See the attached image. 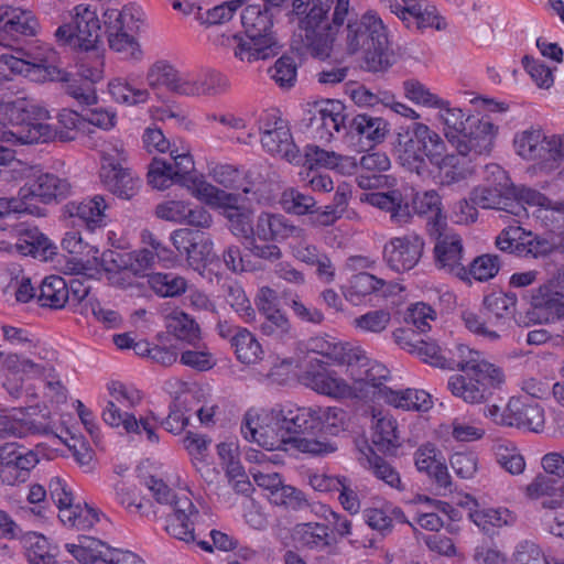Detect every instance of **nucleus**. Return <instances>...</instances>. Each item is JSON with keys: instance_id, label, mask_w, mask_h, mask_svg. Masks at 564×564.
Returning a JSON list of instances; mask_svg holds the SVG:
<instances>
[{"instance_id": "13d9d810", "label": "nucleus", "mask_w": 564, "mask_h": 564, "mask_svg": "<svg viewBox=\"0 0 564 564\" xmlns=\"http://www.w3.org/2000/svg\"><path fill=\"white\" fill-rule=\"evenodd\" d=\"M259 328L262 335L275 340H283L291 337V323L281 310L275 314H268L260 317Z\"/></svg>"}, {"instance_id": "a878e982", "label": "nucleus", "mask_w": 564, "mask_h": 564, "mask_svg": "<svg viewBox=\"0 0 564 564\" xmlns=\"http://www.w3.org/2000/svg\"><path fill=\"white\" fill-rule=\"evenodd\" d=\"M365 200L371 206L389 213L390 220L395 225L402 226L412 219L411 194L402 189L369 193L365 195Z\"/></svg>"}, {"instance_id": "9d476101", "label": "nucleus", "mask_w": 564, "mask_h": 564, "mask_svg": "<svg viewBox=\"0 0 564 564\" xmlns=\"http://www.w3.org/2000/svg\"><path fill=\"white\" fill-rule=\"evenodd\" d=\"M68 17L69 21L55 31L57 43L75 50H97L101 42V25L96 10L87 4H78L69 11Z\"/></svg>"}, {"instance_id": "774afa93", "label": "nucleus", "mask_w": 564, "mask_h": 564, "mask_svg": "<svg viewBox=\"0 0 564 564\" xmlns=\"http://www.w3.org/2000/svg\"><path fill=\"white\" fill-rule=\"evenodd\" d=\"M368 451L367 460L375 476L392 488L401 489L402 482L399 473L382 457L378 456L371 447Z\"/></svg>"}, {"instance_id": "a19ab883", "label": "nucleus", "mask_w": 564, "mask_h": 564, "mask_svg": "<svg viewBox=\"0 0 564 564\" xmlns=\"http://www.w3.org/2000/svg\"><path fill=\"white\" fill-rule=\"evenodd\" d=\"M186 88L185 96L189 97L218 96L228 90L229 80L215 69H206L197 77L188 74Z\"/></svg>"}, {"instance_id": "49530a36", "label": "nucleus", "mask_w": 564, "mask_h": 564, "mask_svg": "<svg viewBox=\"0 0 564 564\" xmlns=\"http://www.w3.org/2000/svg\"><path fill=\"white\" fill-rule=\"evenodd\" d=\"M468 517L488 535H495L498 529L512 525L516 522V516L507 508L470 509Z\"/></svg>"}, {"instance_id": "0eeeda50", "label": "nucleus", "mask_w": 564, "mask_h": 564, "mask_svg": "<svg viewBox=\"0 0 564 564\" xmlns=\"http://www.w3.org/2000/svg\"><path fill=\"white\" fill-rule=\"evenodd\" d=\"M18 122L10 131H4L2 137L6 142H19L21 144H33L48 142L56 138L61 141L74 140L69 132H57V128L50 124V111L34 102L14 101L12 118Z\"/></svg>"}, {"instance_id": "c85d7f7f", "label": "nucleus", "mask_w": 564, "mask_h": 564, "mask_svg": "<svg viewBox=\"0 0 564 564\" xmlns=\"http://www.w3.org/2000/svg\"><path fill=\"white\" fill-rule=\"evenodd\" d=\"M263 149L274 155H280L288 162H297L300 151L294 144L290 129L281 118L274 119L273 130L267 129L261 135Z\"/></svg>"}, {"instance_id": "ddd939ff", "label": "nucleus", "mask_w": 564, "mask_h": 564, "mask_svg": "<svg viewBox=\"0 0 564 564\" xmlns=\"http://www.w3.org/2000/svg\"><path fill=\"white\" fill-rule=\"evenodd\" d=\"M349 120L345 105L335 99L315 102L306 110L303 118V122L311 129L314 137L325 142H329L335 132L344 130L347 133Z\"/></svg>"}, {"instance_id": "bb28decb", "label": "nucleus", "mask_w": 564, "mask_h": 564, "mask_svg": "<svg viewBox=\"0 0 564 564\" xmlns=\"http://www.w3.org/2000/svg\"><path fill=\"white\" fill-rule=\"evenodd\" d=\"M436 242L434 246L435 264L438 269L462 276L466 273L463 264V241L457 234L434 232Z\"/></svg>"}, {"instance_id": "e433bc0d", "label": "nucleus", "mask_w": 564, "mask_h": 564, "mask_svg": "<svg viewBox=\"0 0 564 564\" xmlns=\"http://www.w3.org/2000/svg\"><path fill=\"white\" fill-rule=\"evenodd\" d=\"M15 248L24 256H32L42 261L52 260L56 254V247L36 227L21 230Z\"/></svg>"}, {"instance_id": "680f3d73", "label": "nucleus", "mask_w": 564, "mask_h": 564, "mask_svg": "<svg viewBox=\"0 0 564 564\" xmlns=\"http://www.w3.org/2000/svg\"><path fill=\"white\" fill-rule=\"evenodd\" d=\"M108 86L110 95L116 101L121 104L138 105L145 102L149 98L147 89L133 88L120 78L111 80Z\"/></svg>"}, {"instance_id": "39448f33", "label": "nucleus", "mask_w": 564, "mask_h": 564, "mask_svg": "<svg viewBox=\"0 0 564 564\" xmlns=\"http://www.w3.org/2000/svg\"><path fill=\"white\" fill-rule=\"evenodd\" d=\"M394 151L406 171L425 176L430 174L429 163L437 162L441 154L446 152V144L429 126L413 122L398 132Z\"/></svg>"}, {"instance_id": "e2e57ef3", "label": "nucleus", "mask_w": 564, "mask_h": 564, "mask_svg": "<svg viewBox=\"0 0 564 564\" xmlns=\"http://www.w3.org/2000/svg\"><path fill=\"white\" fill-rule=\"evenodd\" d=\"M102 420L112 427L122 426L128 433H139V423L133 414L123 412L115 401H108L102 412Z\"/></svg>"}, {"instance_id": "4468645a", "label": "nucleus", "mask_w": 564, "mask_h": 564, "mask_svg": "<svg viewBox=\"0 0 564 564\" xmlns=\"http://www.w3.org/2000/svg\"><path fill=\"white\" fill-rule=\"evenodd\" d=\"M443 361H445L444 369L473 372L474 376L488 379L490 386L495 388H499L505 381L501 368L485 360L481 352L463 344H456L453 349H445Z\"/></svg>"}, {"instance_id": "4c0bfd02", "label": "nucleus", "mask_w": 564, "mask_h": 564, "mask_svg": "<svg viewBox=\"0 0 564 564\" xmlns=\"http://www.w3.org/2000/svg\"><path fill=\"white\" fill-rule=\"evenodd\" d=\"M282 423L290 436H301V434L321 430V419L318 409L310 408H282Z\"/></svg>"}, {"instance_id": "2f4dec72", "label": "nucleus", "mask_w": 564, "mask_h": 564, "mask_svg": "<svg viewBox=\"0 0 564 564\" xmlns=\"http://www.w3.org/2000/svg\"><path fill=\"white\" fill-rule=\"evenodd\" d=\"M15 53L17 55L2 54L0 56L1 63L13 74L29 76L32 73H40L44 79L56 77L58 74V68L52 65L47 57L33 56L23 50H17Z\"/></svg>"}, {"instance_id": "a18cd8bd", "label": "nucleus", "mask_w": 564, "mask_h": 564, "mask_svg": "<svg viewBox=\"0 0 564 564\" xmlns=\"http://www.w3.org/2000/svg\"><path fill=\"white\" fill-rule=\"evenodd\" d=\"M388 132V123L380 117L359 113L350 118L347 134L365 138L371 143H380Z\"/></svg>"}, {"instance_id": "a211bd4d", "label": "nucleus", "mask_w": 564, "mask_h": 564, "mask_svg": "<svg viewBox=\"0 0 564 564\" xmlns=\"http://www.w3.org/2000/svg\"><path fill=\"white\" fill-rule=\"evenodd\" d=\"M171 241L181 256H186L194 270H200L215 258L213 242L199 230L181 228L171 234Z\"/></svg>"}, {"instance_id": "473e14b6", "label": "nucleus", "mask_w": 564, "mask_h": 564, "mask_svg": "<svg viewBox=\"0 0 564 564\" xmlns=\"http://www.w3.org/2000/svg\"><path fill=\"white\" fill-rule=\"evenodd\" d=\"M447 388L452 394L469 404L485 402L491 395V387L488 379L474 376L466 378L463 375H455L448 379Z\"/></svg>"}, {"instance_id": "0e129e2a", "label": "nucleus", "mask_w": 564, "mask_h": 564, "mask_svg": "<svg viewBox=\"0 0 564 564\" xmlns=\"http://www.w3.org/2000/svg\"><path fill=\"white\" fill-rule=\"evenodd\" d=\"M284 304L291 308L294 316L303 323L318 325L324 321V314L315 306L306 305L297 294L283 293Z\"/></svg>"}, {"instance_id": "f3484780", "label": "nucleus", "mask_w": 564, "mask_h": 564, "mask_svg": "<svg viewBox=\"0 0 564 564\" xmlns=\"http://www.w3.org/2000/svg\"><path fill=\"white\" fill-rule=\"evenodd\" d=\"M423 237L410 232L391 238L383 247V260L389 269L401 273L412 270L424 252Z\"/></svg>"}, {"instance_id": "6e6552de", "label": "nucleus", "mask_w": 564, "mask_h": 564, "mask_svg": "<svg viewBox=\"0 0 564 564\" xmlns=\"http://www.w3.org/2000/svg\"><path fill=\"white\" fill-rule=\"evenodd\" d=\"M516 305L514 293L492 292L484 297L479 313L464 311L462 319L471 333L495 341L506 329L507 322L513 317Z\"/></svg>"}, {"instance_id": "b1692460", "label": "nucleus", "mask_w": 564, "mask_h": 564, "mask_svg": "<svg viewBox=\"0 0 564 564\" xmlns=\"http://www.w3.org/2000/svg\"><path fill=\"white\" fill-rule=\"evenodd\" d=\"M327 364L323 359L311 358L301 376L303 383L328 397H346L349 393V386L343 379L332 376L325 367Z\"/></svg>"}, {"instance_id": "c756f323", "label": "nucleus", "mask_w": 564, "mask_h": 564, "mask_svg": "<svg viewBox=\"0 0 564 564\" xmlns=\"http://www.w3.org/2000/svg\"><path fill=\"white\" fill-rule=\"evenodd\" d=\"M507 410L509 411L508 426L523 427L535 433L543 430L544 410L538 402H524L519 398H511Z\"/></svg>"}, {"instance_id": "412c9836", "label": "nucleus", "mask_w": 564, "mask_h": 564, "mask_svg": "<svg viewBox=\"0 0 564 564\" xmlns=\"http://www.w3.org/2000/svg\"><path fill=\"white\" fill-rule=\"evenodd\" d=\"M391 161L384 152H369L357 161L356 182L362 189L383 188L394 185L395 178L386 175Z\"/></svg>"}, {"instance_id": "4be33fe9", "label": "nucleus", "mask_w": 564, "mask_h": 564, "mask_svg": "<svg viewBox=\"0 0 564 564\" xmlns=\"http://www.w3.org/2000/svg\"><path fill=\"white\" fill-rule=\"evenodd\" d=\"M104 186L122 199H131L141 186V180L113 158L105 156L100 167Z\"/></svg>"}, {"instance_id": "5fc2aeb1", "label": "nucleus", "mask_w": 564, "mask_h": 564, "mask_svg": "<svg viewBox=\"0 0 564 564\" xmlns=\"http://www.w3.org/2000/svg\"><path fill=\"white\" fill-rule=\"evenodd\" d=\"M223 215L228 220L229 229L235 236L245 238L247 242L250 238L256 237V227L252 226L251 213L248 209L236 204L229 206L223 212Z\"/></svg>"}, {"instance_id": "bf43d9fd", "label": "nucleus", "mask_w": 564, "mask_h": 564, "mask_svg": "<svg viewBox=\"0 0 564 564\" xmlns=\"http://www.w3.org/2000/svg\"><path fill=\"white\" fill-rule=\"evenodd\" d=\"M197 195L200 199H204L206 204L223 208L224 212L229 208V206H235L238 204L239 196L237 194L227 193L224 189H220L207 182H199L196 186Z\"/></svg>"}, {"instance_id": "f704fd0d", "label": "nucleus", "mask_w": 564, "mask_h": 564, "mask_svg": "<svg viewBox=\"0 0 564 564\" xmlns=\"http://www.w3.org/2000/svg\"><path fill=\"white\" fill-rule=\"evenodd\" d=\"M419 471L426 473L438 488L451 489L452 480L444 460L437 457V449L432 444L422 445L414 454Z\"/></svg>"}, {"instance_id": "052dcab7", "label": "nucleus", "mask_w": 564, "mask_h": 564, "mask_svg": "<svg viewBox=\"0 0 564 564\" xmlns=\"http://www.w3.org/2000/svg\"><path fill=\"white\" fill-rule=\"evenodd\" d=\"M170 330L174 336L189 345H195L199 339V327L196 322L186 313H175L169 323Z\"/></svg>"}, {"instance_id": "aec40b11", "label": "nucleus", "mask_w": 564, "mask_h": 564, "mask_svg": "<svg viewBox=\"0 0 564 564\" xmlns=\"http://www.w3.org/2000/svg\"><path fill=\"white\" fill-rule=\"evenodd\" d=\"M127 17L132 19L126 10L108 9L104 13L109 47L123 54L124 58L140 59L142 51L134 36L128 32Z\"/></svg>"}, {"instance_id": "f03ea898", "label": "nucleus", "mask_w": 564, "mask_h": 564, "mask_svg": "<svg viewBox=\"0 0 564 564\" xmlns=\"http://www.w3.org/2000/svg\"><path fill=\"white\" fill-rule=\"evenodd\" d=\"M345 28L346 51L354 55L362 53L360 68L369 73H386L394 64L387 29L381 19L370 12L360 18L347 17Z\"/></svg>"}, {"instance_id": "864d4df0", "label": "nucleus", "mask_w": 564, "mask_h": 564, "mask_svg": "<svg viewBox=\"0 0 564 564\" xmlns=\"http://www.w3.org/2000/svg\"><path fill=\"white\" fill-rule=\"evenodd\" d=\"M48 78L64 83L65 93L79 104L94 105L97 102L96 89L90 82H84L83 79L70 76L62 69H58L56 77Z\"/></svg>"}, {"instance_id": "7c9ffc66", "label": "nucleus", "mask_w": 564, "mask_h": 564, "mask_svg": "<svg viewBox=\"0 0 564 564\" xmlns=\"http://www.w3.org/2000/svg\"><path fill=\"white\" fill-rule=\"evenodd\" d=\"M475 162V159L463 151H456V153L446 154L445 152L441 154L437 162L432 165L438 169L442 185H452L473 175L476 166Z\"/></svg>"}, {"instance_id": "4d7b16f0", "label": "nucleus", "mask_w": 564, "mask_h": 564, "mask_svg": "<svg viewBox=\"0 0 564 564\" xmlns=\"http://www.w3.org/2000/svg\"><path fill=\"white\" fill-rule=\"evenodd\" d=\"M286 213L295 215L315 214L318 212L315 199L294 187L286 188L280 200Z\"/></svg>"}, {"instance_id": "ea45409f", "label": "nucleus", "mask_w": 564, "mask_h": 564, "mask_svg": "<svg viewBox=\"0 0 564 564\" xmlns=\"http://www.w3.org/2000/svg\"><path fill=\"white\" fill-rule=\"evenodd\" d=\"M380 397L387 403L408 411H427L432 406L431 395L424 390H392L389 387H383L380 390Z\"/></svg>"}, {"instance_id": "603ef678", "label": "nucleus", "mask_w": 564, "mask_h": 564, "mask_svg": "<svg viewBox=\"0 0 564 564\" xmlns=\"http://www.w3.org/2000/svg\"><path fill=\"white\" fill-rule=\"evenodd\" d=\"M237 358L243 364H256L262 359L263 350L254 335L247 328H238L231 337Z\"/></svg>"}, {"instance_id": "f8f14e48", "label": "nucleus", "mask_w": 564, "mask_h": 564, "mask_svg": "<svg viewBox=\"0 0 564 564\" xmlns=\"http://www.w3.org/2000/svg\"><path fill=\"white\" fill-rule=\"evenodd\" d=\"M460 132L446 131L447 141L458 152H464L477 160L487 156L494 148L497 127L486 117L467 116Z\"/></svg>"}, {"instance_id": "7ed1b4c3", "label": "nucleus", "mask_w": 564, "mask_h": 564, "mask_svg": "<svg viewBox=\"0 0 564 564\" xmlns=\"http://www.w3.org/2000/svg\"><path fill=\"white\" fill-rule=\"evenodd\" d=\"M72 192L66 178L53 173H42L31 183L22 186L17 196L0 197V229L7 227V219L13 214H29L44 217L46 209L37 203L50 204L65 199Z\"/></svg>"}, {"instance_id": "dca6fc26", "label": "nucleus", "mask_w": 564, "mask_h": 564, "mask_svg": "<svg viewBox=\"0 0 564 564\" xmlns=\"http://www.w3.org/2000/svg\"><path fill=\"white\" fill-rule=\"evenodd\" d=\"M39 462L34 451L15 442L4 443L0 446V478L9 486L23 484Z\"/></svg>"}, {"instance_id": "cd10ccee", "label": "nucleus", "mask_w": 564, "mask_h": 564, "mask_svg": "<svg viewBox=\"0 0 564 564\" xmlns=\"http://www.w3.org/2000/svg\"><path fill=\"white\" fill-rule=\"evenodd\" d=\"M303 229L281 214L261 213L256 223V237L262 241L281 242L289 238H300Z\"/></svg>"}, {"instance_id": "58836bf2", "label": "nucleus", "mask_w": 564, "mask_h": 564, "mask_svg": "<svg viewBox=\"0 0 564 564\" xmlns=\"http://www.w3.org/2000/svg\"><path fill=\"white\" fill-rule=\"evenodd\" d=\"M105 198L101 195H95L93 198L84 202H69L64 206V213L70 218H77L89 229L101 226L107 208Z\"/></svg>"}, {"instance_id": "79ce46f5", "label": "nucleus", "mask_w": 564, "mask_h": 564, "mask_svg": "<svg viewBox=\"0 0 564 564\" xmlns=\"http://www.w3.org/2000/svg\"><path fill=\"white\" fill-rule=\"evenodd\" d=\"M69 300L68 284L59 275H50L37 288L36 301L40 306L61 310Z\"/></svg>"}, {"instance_id": "6e6d98bb", "label": "nucleus", "mask_w": 564, "mask_h": 564, "mask_svg": "<svg viewBox=\"0 0 564 564\" xmlns=\"http://www.w3.org/2000/svg\"><path fill=\"white\" fill-rule=\"evenodd\" d=\"M404 96L412 102L427 108L443 109L446 101L433 94L424 84L417 79L410 78L403 82Z\"/></svg>"}, {"instance_id": "338daca9", "label": "nucleus", "mask_w": 564, "mask_h": 564, "mask_svg": "<svg viewBox=\"0 0 564 564\" xmlns=\"http://www.w3.org/2000/svg\"><path fill=\"white\" fill-rule=\"evenodd\" d=\"M226 301L245 322L256 321L257 313L239 284L228 285Z\"/></svg>"}, {"instance_id": "2eb2a0df", "label": "nucleus", "mask_w": 564, "mask_h": 564, "mask_svg": "<svg viewBox=\"0 0 564 564\" xmlns=\"http://www.w3.org/2000/svg\"><path fill=\"white\" fill-rule=\"evenodd\" d=\"M495 243L500 251L523 258L536 259L554 251L552 239L525 231L520 226L505 228L496 238Z\"/></svg>"}, {"instance_id": "1a4fd4ad", "label": "nucleus", "mask_w": 564, "mask_h": 564, "mask_svg": "<svg viewBox=\"0 0 564 564\" xmlns=\"http://www.w3.org/2000/svg\"><path fill=\"white\" fill-rule=\"evenodd\" d=\"M147 485L159 503L171 505L172 512L166 517L165 531L186 543L195 542L194 523L199 514L191 499L186 496L176 497L162 479L153 476Z\"/></svg>"}, {"instance_id": "20e7f679", "label": "nucleus", "mask_w": 564, "mask_h": 564, "mask_svg": "<svg viewBox=\"0 0 564 564\" xmlns=\"http://www.w3.org/2000/svg\"><path fill=\"white\" fill-rule=\"evenodd\" d=\"M241 24L246 39L234 35L232 48L237 58L252 63L259 59H268L275 56L280 46L275 40L272 26V12L261 4H251L241 13Z\"/></svg>"}, {"instance_id": "8fccbe9b", "label": "nucleus", "mask_w": 564, "mask_h": 564, "mask_svg": "<svg viewBox=\"0 0 564 564\" xmlns=\"http://www.w3.org/2000/svg\"><path fill=\"white\" fill-rule=\"evenodd\" d=\"M66 550L83 564H105L104 554L109 549L100 540L83 536L79 543H67Z\"/></svg>"}, {"instance_id": "c03bdc74", "label": "nucleus", "mask_w": 564, "mask_h": 564, "mask_svg": "<svg viewBox=\"0 0 564 564\" xmlns=\"http://www.w3.org/2000/svg\"><path fill=\"white\" fill-rule=\"evenodd\" d=\"M412 215L429 217L427 226L431 235L437 232L441 226L442 199L434 189L424 193H411Z\"/></svg>"}, {"instance_id": "423d86ee", "label": "nucleus", "mask_w": 564, "mask_h": 564, "mask_svg": "<svg viewBox=\"0 0 564 564\" xmlns=\"http://www.w3.org/2000/svg\"><path fill=\"white\" fill-rule=\"evenodd\" d=\"M329 10L328 0L326 3H313L310 13L300 22L303 42L319 58L328 56L338 29L349 15V0H336L332 22L327 18Z\"/></svg>"}, {"instance_id": "09e8293b", "label": "nucleus", "mask_w": 564, "mask_h": 564, "mask_svg": "<svg viewBox=\"0 0 564 564\" xmlns=\"http://www.w3.org/2000/svg\"><path fill=\"white\" fill-rule=\"evenodd\" d=\"M293 536L302 546L311 550H323L330 544L329 528L324 523H299L294 528Z\"/></svg>"}, {"instance_id": "6ab92c4d", "label": "nucleus", "mask_w": 564, "mask_h": 564, "mask_svg": "<svg viewBox=\"0 0 564 564\" xmlns=\"http://www.w3.org/2000/svg\"><path fill=\"white\" fill-rule=\"evenodd\" d=\"M173 163L162 159H153L149 172L148 181L154 188H169L174 182L182 183L187 181L188 175L194 170L193 158L188 153H177L171 151Z\"/></svg>"}, {"instance_id": "37998d69", "label": "nucleus", "mask_w": 564, "mask_h": 564, "mask_svg": "<svg viewBox=\"0 0 564 564\" xmlns=\"http://www.w3.org/2000/svg\"><path fill=\"white\" fill-rule=\"evenodd\" d=\"M372 426L371 441L378 452L392 455L401 446L398 423L390 415L377 417Z\"/></svg>"}, {"instance_id": "f257e3e1", "label": "nucleus", "mask_w": 564, "mask_h": 564, "mask_svg": "<svg viewBox=\"0 0 564 564\" xmlns=\"http://www.w3.org/2000/svg\"><path fill=\"white\" fill-rule=\"evenodd\" d=\"M241 433L247 441L256 442L267 451L297 449L312 456H326L338 449L337 444L329 440L290 436L282 423V408L261 414L247 412Z\"/></svg>"}, {"instance_id": "3c124183", "label": "nucleus", "mask_w": 564, "mask_h": 564, "mask_svg": "<svg viewBox=\"0 0 564 564\" xmlns=\"http://www.w3.org/2000/svg\"><path fill=\"white\" fill-rule=\"evenodd\" d=\"M26 556L31 564H58L57 546L52 545L47 538L32 532L25 538Z\"/></svg>"}, {"instance_id": "72a5a7b5", "label": "nucleus", "mask_w": 564, "mask_h": 564, "mask_svg": "<svg viewBox=\"0 0 564 564\" xmlns=\"http://www.w3.org/2000/svg\"><path fill=\"white\" fill-rule=\"evenodd\" d=\"M147 82L151 88L165 87L171 93L185 96L188 74L181 73L166 61H158L149 68Z\"/></svg>"}, {"instance_id": "393cba45", "label": "nucleus", "mask_w": 564, "mask_h": 564, "mask_svg": "<svg viewBox=\"0 0 564 564\" xmlns=\"http://www.w3.org/2000/svg\"><path fill=\"white\" fill-rule=\"evenodd\" d=\"M470 202L481 208L505 210L519 218L527 216V209L512 197V187L480 185L473 189Z\"/></svg>"}, {"instance_id": "9b49d317", "label": "nucleus", "mask_w": 564, "mask_h": 564, "mask_svg": "<svg viewBox=\"0 0 564 564\" xmlns=\"http://www.w3.org/2000/svg\"><path fill=\"white\" fill-rule=\"evenodd\" d=\"M513 144L521 158L542 169L554 170L564 160V134L546 137L539 129H530L518 133Z\"/></svg>"}, {"instance_id": "c9c22d12", "label": "nucleus", "mask_w": 564, "mask_h": 564, "mask_svg": "<svg viewBox=\"0 0 564 564\" xmlns=\"http://www.w3.org/2000/svg\"><path fill=\"white\" fill-rule=\"evenodd\" d=\"M305 163L310 169L325 167L335 170L340 174H354L357 171V161L352 156L340 155L334 151L324 150L317 145H306Z\"/></svg>"}, {"instance_id": "69168bd1", "label": "nucleus", "mask_w": 564, "mask_h": 564, "mask_svg": "<svg viewBox=\"0 0 564 564\" xmlns=\"http://www.w3.org/2000/svg\"><path fill=\"white\" fill-rule=\"evenodd\" d=\"M391 322V314L386 310H376L367 312L354 319V326L364 332L380 334Z\"/></svg>"}, {"instance_id": "5701e85b", "label": "nucleus", "mask_w": 564, "mask_h": 564, "mask_svg": "<svg viewBox=\"0 0 564 564\" xmlns=\"http://www.w3.org/2000/svg\"><path fill=\"white\" fill-rule=\"evenodd\" d=\"M532 305L546 322L564 318V272H557L532 294Z\"/></svg>"}, {"instance_id": "de8ad7c7", "label": "nucleus", "mask_w": 564, "mask_h": 564, "mask_svg": "<svg viewBox=\"0 0 564 564\" xmlns=\"http://www.w3.org/2000/svg\"><path fill=\"white\" fill-rule=\"evenodd\" d=\"M150 289L160 297H177L188 288L187 280L174 272H156L148 275Z\"/></svg>"}]
</instances>
